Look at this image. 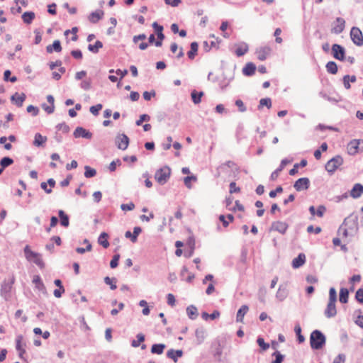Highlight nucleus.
<instances>
[{
    "instance_id": "393cba45",
    "label": "nucleus",
    "mask_w": 363,
    "mask_h": 363,
    "mask_svg": "<svg viewBox=\"0 0 363 363\" xmlns=\"http://www.w3.org/2000/svg\"><path fill=\"white\" fill-rule=\"evenodd\" d=\"M249 308L246 305H243L241 308L238 311L236 315V320L239 323H243L244 316L248 312Z\"/></svg>"
},
{
    "instance_id": "603ef678",
    "label": "nucleus",
    "mask_w": 363,
    "mask_h": 363,
    "mask_svg": "<svg viewBox=\"0 0 363 363\" xmlns=\"http://www.w3.org/2000/svg\"><path fill=\"white\" fill-rule=\"evenodd\" d=\"M102 108V105L101 104H96L95 106H92L90 108V112L94 116H97L99 114V111Z\"/></svg>"
},
{
    "instance_id": "423d86ee",
    "label": "nucleus",
    "mask_w": 363,
    "mask_h": 363,
    "mask_svg": "<svg viewBox=\"0 0 363 363\" xmlns=\"http://www.w3.org/2000/svg\"><path fill=\"white\" fill-rule=\"evenodd\" d=\"M358 217L357 216H354L352 213L349 216L344 219V221L340 226V229H342L343 226H345L347 228L350 229V230H357V223Z\"/></svg>"
},
{
    "instance_id": "c9c22d12",
    "label": "nucleus",
    "mask_w": 363,
    "mask_h": 363,
    "mask_svg": "<svg viewBox=\"0 0 363 363\" xmlns=\"http://www.w3.org/2000/svg\"><path fill=\"white\" fill-rule=\"evenodd\" d=\"M58 214L60 218V224L64 227H67L69 224L68 216L62 210H60Z\"/></svg>"
},
{
    "instance_id": "ddd939ff",
    "label": "nucleus",
    "mask_w": 363,
    "mask_h": 363,
    "mask_svg": "<svg viewBox=\"0 0 363 363\" xmlns=\"http://www.w3.org/2000/svg\"><path fill=\"white\" fill-rule=\"evenodd\" d=\"M345 26V21L342 18L338 17L336 18L334 23V26L332 28V32L335 34H340L344 30Z\"/></svg>"
},
{
    "instance_id": "7ed1b4c3",
    "label": "nucleus",
    "mask_w": 363,
    "mask_h": 363,
    "mask_svg": "<svg viewBox=\"0 0 363 363\" xmlns=\"http://www.w3.org/2000/svg\"><path fill=\"white\" fill-rule=\"evenodd\" d=\"M24 253L28 261L35 263L40 268L44 267V262L41 258V255L39 253L32 251L28 245L25 247Z\"/></svg>"
},
{
    "instance_id": "79ce46f5",
    "label": "nucleus",
    "mask_w": 363,
    "mask_h": 363,
    "mask_svg": "<svg viewBox=\"0 0 363 363\" xmlns=\"http://www.w3.org/2000/svg\"><path fill=\"white\" fill-rule=\"evenodd\" d=\"M306 263V255L304 253H299L296 257V268L303 266Z\"/></svg>"
},
{
    "instance_id": "49530a36",
    "label": "nucleus",
    "mask_w": 363,
    "mask_h": 363,
    "mask_svg": "<svg viewBox=\"0 0 363 363\" xmlns=\"http://www.w3.org/2000/svg\"><path fill=\"white\" fill-rule=\"evenodd\" d=\"M196 177L195 176H188L186 177L184 179V184L189 189L191 188V182L196 181Z\"/></svg>"
},
{
    "instance_id": "f257e3e1",
    "label": "nucleus",
    "mask_w": 363,
    "mask_h": 363,
    "mask_svg": "<svg viewBox=\"0 0 363 363\" xmlns=\"http://www.w3.org/2000/svg\"><path fill=\"white\" fill-rule=\"evenodd\" d=\"M337 300V292L335 288L331 287L329 290V301L324 311L325 315L328 318L335 317L337 314L335 302Z\"/></svg>"
},
{
    "instance_id": "6e6552de",
    "label": "nucleus",
    "mask_w": 363,
    "mask_h": 363,
    "mask_svg": "<svg viewBox=\"0 0 363 363\" xmlns=\"http://www.w3.org/2000/svg\"><path fill=\"white\" fill-rule=\"evenodd\" d=\"M363 144V140H357L354 139L351 140L347 147V152L350 155H354L357 153L359 150V146ZM360 150L363 151V146L360 147Z\"/></svg>"
},
{
    "instance_id": "f704fd0d",
    "label": "nucleus",
    "mask_w": 363,
    "mask_h": 363,
    "mask_svg": "<svg viewBox=\"0 0 363 363\" xmlns=\"http://www.w3.org/2000/svg\"><path fill=\"white\" fill-rule=\"evenodd\" d=\"M165 347L164 344H155L152 346L151 352L152 354H161L163 353Z\"/></svg>"
},
{
    "instance_id": "2f4dec72",
    "label": "nucleus",
    "mask_w": 363,
    "mask_h": 363,
    "mask_svg": "<svg viewBox=\"0 0 363 363\" xmlns=\"http://www.w3.org/2000/svg\"><path fill=\"white\" fill-rule=\"evenodd\" d=\"M46 141H47V138L45 136H43L40 133H36L35 135L33 145L37 147L42 146L43 145H44Z\"/></svg>"
},
{
    "instance_id": "f03ea898",
    "label": "nucleus",
    "mask_w": 363,
    "mask_h": 363,
    "mask_svg": "<svg viewBox=\"0 0 363 363\" xmlns=\"http://www.w3.org/2000/svg\"><path fill=\"white\" fill-rule=\"evenodd\" d=\"M326 338L324 334L318 330H313L310 336L311 347L313 350H320L325 344Z\"/></svg>"
},
{
    "instance_id": "de8ad7c7",
    "label": "nucleus",
    "mask_w": 363,
    "mask_h": 363,
    "mask_svg": "<svg viewBox=\"0 0 363 363\" xmlns=\"http://www.w3.org/2000/svg\"><path fill=\"white\" fill-rule=\"evenodd\" d=\"M137 340H133L132 342V346L134 347H137L140 345V344L145 340V335L142 333L138 334Z\"/></svg>"
},
{
    "instance_id": "aec40b11",
    "label": "nucleus",
    "mask_w": 363,
    "mask_h": 363,
    "mask_svg": "<svg viewBox=\"0 0 363 363\" xmlns=\"http://www.w3.org/2000/svg\"><path fill=\"white\" fill-rule=\"evenodd\" d=\"M33 283L35 284V288L38 291L43 292V294H46V288L40 276L35 275L33 278Z\"/></svg>"
},
{
    "instance_id": "338daca9",
    "label": "nucleus",
    "mask_w": 363,
    "mask_h": 363,
    "mask_svg": "<svg viewBox=\"0 0 363 363\" xmlns=\"http://www.w3.org/2000/svg\"><path fill=\"white\" fill-rule=\"evenodd\" d=\"M150 117L147 115V114H143L140 116V118L136 121V125H142L143 122L145 121H150Z\"/></svg>"
},
{
    "instance_id": "cd10ccee",
    "label": "nucleus",
    "mask_w": 363,
    "mask_h": 363,
    "mask_svg": "<svg viewBox=\"0 0 363 363\" xmlns=\"http://www.w3.org/2000/svg\"><path fill=\"white\" fill-rule=\"evenodd\" d=\"M255 65L252 62H248L242 69V73L246 76H251L255 74Z\"/></svg>"
},
{
    "instance_id": "2eb2a0df",
    "label": "nucleus",
    "mask_w": 363,
    "mask_h": 363,
    "mask_svg": "<svg viewBox=\"0 0 363 363\" xmlns=\"http://www.w3.org/2000/svg\"><path fill=\"white\" fill-rule=\"evenodd\" d=\"M310 180L308 178L302 177L296 180V191L306 190L309 188Z\"/></svg>"
},
{
    "instance_id": "473e14b6",
    "label": "nucleus",
    "mask_w": 363,
    "mask_h": 363,
    "mask_svg": "<svg viewBox=\"0 0 363 363\" xmlns=\"http://www.w3.org/2000/svg\"><path fill=\"white\" fill-rule=\"evenodd\" d=\"M186 313L190 319L194 320L198 316V310L194 306H189L186 308Z\"/></svg>"
},
{
    "instance_id": "ea45409f",
    "label": "nucleus",
    "mask_w": 363,
    "mask_h": 363,
    "mask_svg": "<svg viewBox=\"0 0 363 363\" xmlns=\"http://www.w3.org/2000/svg\"><path fill=\"white\" fill-rule=\"evenodd\" d=\"M264 106H267V108H270L272 107V100L269 98H264L261 99L259 101V104L258 106L259 109H262Z\"/></svg>"
},
{
    "instance_id": "69168bd1",
    "label": "nucleus",
    "mask_w": 363,
    "mask_h": 363,
    "mask_svg": "<svg viewBox=\"0 0 363 363\" xmlns=\"http://www.w3.org/2000/svg\"><path fill=\"white\" fill-rule=\"evenodd\" d=\"M121 208L123 211H132L135 208V204L130 202L129 203L122 204Z\"/></svg>"
},
{
    "instance_id": "4be33fe9",
    "label": "nucleus",
    "mask_w": 363,
    "mask_h": 363,
    "mask_svg": "<svg viewBox=\"0 0 363 363\" xmlns=\"http://www.w3.org/2000/svg\"><path fill=\"white\" fill-rule=\"evenodd\" d=\"M104 13L102 10H97L92 12L88 17L91 23H96L103 18Z\"/></svg>"
},
{
    "instance_id": "e433bc0d",
    "label": "nucleus",
    "mask_w": 363,
    "mask_h": 363,
    "mask_svg": "<svg viewBox=\"0 0 363 363\" xmlns=\"http://www.w3.org/2000/svg\"><path fill=\"white\" fill-rule=\"evenodd\" d=\"M35 18L33 12H25L22 15V18L24 23L30 24Z\"/></svg>"
},
{
    "instance_id": "412c9836",
    "label": "nucleus",
    "mask_w": 363,
    "mask_h": 363,
    "mask_svg": "<svg viewBox=\"0 0 363 363\" xmlns=\"http://www.w3.org/2000/svg\"><path fill=\"white\" fill-rule=\"evenodd\" d=\"M309 211L313 216L316 215L317 216L322 218L326 211V208L323 205H320L317 210H315V207L311 206L309 208Z\"/></svg>"
},
{
    "instance_id": "4468645a",
    "label": "nucleus",
    "mask_w": 363,
    "mask_h": 363,
    "mask_svg": "<svg viewBox=\"0 0 363 363\" xmlns=\"http://www.w3.org/2000/svg\"><path fill=\"white\" fill-rule=\"evenodd\" d=\"M363 194V185L359 183L355 184L351 191H350V196L353 199L359 198Z\"/></svg>"
},
{
    "instance_id": "a878e982",
    "label": "nucleus",
    "mask_w": 363,
    "mask_h": 363,
    "mask_svg": "<svg viewBox=\"0 0 363 363\" xmlns=\"http://www.w3.org/2000/svg\"><path fill=\"white\" fill-rule=\"evenodd\" d=\"M140 232L141 228L140 227H135L133 233H131L130 231H127L125 234V236L127 238H130L133 242H135L137 240V238Z\"/></svg>"
},
{
    "instance_id": "dca6fc26",
    "label": "nucleus",
    "mask_w": 363,
    "mask_h": 363,
    "mask_svg": "<svg viewBox=\"0 0 363 363\" xmlns=\"http://www.w3.org/2000/svg\"><path fill=\"white\" fill-rule=\"evenodd\" d=\"M74 136L77 138H84L90 139L92 137V134L84 128L77 127L74 132Z\"/></svg>"
},
{
    "instance_id": "0e129e2a",
    "label": "nucleus",
    "mask_w": 363,
    "mask_h": 363,
    "mask_svg": "<svg viewBox=\"0 0 363 363\" xmlns=\"http://www.w3.org/2000/svg\"><path fill=\"white\" fill-rule=\"evenodd\" d=\"M307 232L309 233H314L315 234H318L321 232V228L319 226L314 228L313 225H309L307 228Z\"/></svg>"
},
{
    "instance_id": "0eeeda50",
    "label": "nucleus",
    "mask_w": 363,
    "mask_h": 363,
    "mask_svg": "<svg viewBox=\"0 0 363 363\" xmlns=\"http://www.w3.org/2000/svg\"><path fill=\"white\" fill-rule=\"evenodd\" d=\"M351 40L357 46L363 45V34L361 30L357 27H352L350 30Z\"/></svg>"
},
{
    "instance_id": "e2e57ef3",
    "label": "nucleus",
    "mask_w": 363,
    "mask_h": 363,
    "mask_svg": "<svg viewBox=\"0 0 363 363\" xmlns=\"http://www.w3.org/2000/svg\"><path fill=\"white\" fill-rule=\"evenodd\" d=\"M235 105L238 107L239 111L240 112L246 111L247 108L243 103V101L240 99H238L235 101Z\"/></svg>"
},
{
    "instance_id": "a19ab883",
    "label": "nucleus",
    "mask_w": 363,
    "mask_h": 363,
    "mask_svg": "<svg viewBox=\"0 0 363 363\" xmlns=\"http://www.w3.org/2000/svg\"><path fill=\"white\" fill-rule=\"evenodd\" d=\"M104 282L110 286L111 289L115 290L117 288L116 286V278H110L108 277H106L104 278Z\"/></svg>"
},
{
    "instance_id": "9b49d317",
    "label": "nucleus",
    "mask_w": 363,
    "mask_h": 363,
    "mask_svg": "<svg viewBox=\"0 0 363 363\" xmlns=\"http://www.w3.org/2000/svg\"><path fill=\"white\" fill-rule=\"evenodd\" d=\"M271 53V48L268 46H262L256 50V55L260 61H264Z\"/></svg>"
},
{
    "instance_id": "3c124183",
    "label": "nucleus",
    "mask_w": 363,
    "mask_h": 363,
    "mask_svg": "<svg viewBox=\"0 0 363 363\" xmlns=\"http://www.w3.org/2000/svg\"><path fill=\"white\" fill-rule=\"evenodd\" d=\"M315 130H320L321 131H324L325 130H333V131H337V128L333 127V126H330V125H325L323 124H319L316 127H315Z\"/></svg>"
},
{
    "instance_id": "a211bd4d",
    "label": "nucleus",
    "mask_w": 363,
    "mask_h": 363,
    "mask_svg": "<svg viewBox=\"0 0 363 363\" xmlns=\"http://www.w3.org/2000/svg\"><path fill=\"white\" fill-rule=\"evenodd\" d=\"M235 54L237 56L240 57L247 52L249 50L248 45L245 43H240L235 45Z\"/></svg>"
},
{
    "instance_id": "864d4df0",
    "label": "nucleus",
    "mask_w": 363,
    "mask_h": 363,
    "mask_svg": "<svg viewBox=\"0 0 363 363\" xmlns=\"http://www.w3.org/2000/svg\"><path fill=\"white\" fill-rule=\"evenodd\" d=\"M257 342L259 345V346L262 349V350H267L269 347V344L265 343L264 339L262 337H258L257 340Z\"/></svg>"
},
{
    "instance_id": "4d7b16f0",
    "label": "nucleus",
    "mask_w": 363,
    "mask_h": 363,
    "mask_svg": "<svg viewBox=\"0 0 363 363\" xmlns=\"http://www.w3.org/2000/svg\"><path fill=\"white\" fill-rule=\"evenodd\" d=\"M355 298L359 303H363V288L359 289L357 291Z\"/></svg>"
},
{
    "instance_id": "9d476101",
    "label": "nucleus",
    "mask_w": 363,
    "mask_h": 363,
    "mask_svg": "<svg viewBox=\"0 0 363 363\" xmlns=\"http://www.w3.org/2000/svg\"><path fill=\"white\" fill-rule=\"evenodd\" d=\"M293 162V159H290V160H288V159H285V160H283L280 164V166L279 168H277L275 171H274L271 176H270V178L272 181H274L276 180L279 175V173L282 171V169L288 164H290Z\"/></svg>"
},
{
    "instance_id": "a18cd8bd",
    "label": "nucleus",
    "mask_w": 363,
    "mask_h": 363,
    "mask_svg": "<svg viewBox=\"0 0 363 363\" xmlns=\"http://www.w3.org/2000/svg\"><path fill=\"white\" fill-rule=\"evenodd\" d=\"M96 172L94 169H92L89 166L85 167L84 176L86 178L93 177L96 175Z\"/></svg>"
},
{
    "instance_id": "bf43d9fd",
    "label": "nucleus",
    "mask_w": 363,
    "mask_h": 363,
    "mask_svg": "<svg viewBox=\"0 0 363 363\" xmlns=\"http://www.w3.org/2000/svg\"><path fill=\"white\" fill-rule=\"evenodd\" d=\"M240 191V188L237 186L236 185V183L234 182H232L230 184V190H229V192L230 194H234V193H239Z\"/></svg>"
},
{
    "instance_id": "72a5a7b5",
    "label": "nucleus",
    "mask_w": 363,
    "mask_h": 363,
    "mask_svg": "<svg viewBox=\"0 0 363 363\" xmlns=\"http://www.w3.org/2000/svg\"><path fill=\"white\" fill-rule=\"evenodd\" d=\"M326 70L328 73L335 74L337 72V65L333 61L328 62L325 65Z\"/></svg>"
},
{
    "instance_id": "f3484780",
    "label": "nucleus",
    "mask_w": 363,
    "mask_h": 363,
    "mask_svg": "<svg viewBox=\"0 0 363 363\" xmlns=\"http://www.w3.org/2000/svg\"><path fill=\"white\" fill-rule=\"evenodd\" d=\"M16 350L18 352V355L21 359H23V354L26 353L25 346L26 344L23 342V337L19 335L16 338Z\"/></svg>"
},
{
    "instance_id": "c03bdc74",
    "label": "nucleus",
    "mask_w": 363,
    "mask_h": 363,
    "mask_svg": "<svg viewBox=\"0 0 363 363\" xmlns=\"http://www.w3.org/2000/svg\"><path fill=\"white\" fill-rule=\"evenodd\" d=\"M13 163V160L11 158L7 157L2 158L0 161V164L2 168H6Z\"/></svg>"
},
{
    "instance_id": "b1692460",
    "label": "nucleus",
    "mask_w": 363,
    "mask_h": 363,
    "mask_svg": "<svg viewBox=\"0 0 363 363\" xmlns=\"http://www.w3.org/2000/svg\"><path fill=\"white\" fill-rule=\"evenodd\" d=\"M46 51L48 53H52L54 51L57 52H61L62 51V46H61L60 40H55L53 42V43L52 45H48L46 47Z\"/></svg>"
},
{
    "instance_id": "13d9d810",
    "label": "nucleus",
    "mask_w": 363,
    "mask_h": 363,
    "mask_svg": "<svg viewBox=\"0 0 363 363\" xmlns=\"http://www.w3.org/2000/svg\"><path fill=\"white\" fill-rule=\"evenodd\" d=\"M301 328L299 325H296V337L299 343L303 342L305 337L301 335Z\"/></svg>"
},
{
    "instance_id": "58836bf2",
    "label": "nucleus",
    "mask_w": 363,
    "mask_h": 363,
    "mask_svg": "<svg viewBox=\"0 0 363 363\" xmlns=\"http://www.w3.org/2000/svg\"><path fill=\"white\" fill-rule=\"evenodd\" d=\"M191 95L193 102L195 104H198L201 102L203 93L202 91L198 93L196 91H193Z\"/></svg>"
},
{
    "instance_id": "20e7f679",
    "label": "nucleus",
    "mask_w": 363,
    "mask_h": 363,
    "mask_svg": "<svg viewBox=\"0 0 363 363\" xmlns=\"http://www.w3.org/2000/svg\"><path fill=\"white\" fill-rule=\"evenodd\" d=\"M171 175V169L169 167L165 166L160 169H159L155 174V180L160 184H164L168 179H169Z\"/></svg>"
},
{
    "instance_id": "6ab92c4d",
    "label": "nucleus",
    "mask_w": 363,
    "mask_h": 363,
    "mask_svg": "<svg viewBox=\"0 0 363 363\" xmlns=\"http://www.w3.org/2000/svg\"><path fill=\"white\" fill-rule=\"evenodd\" d=\"M272 228L284 234L288 228V225L284 222L276 221L272 223Z\"/></svg>"
},
{
    "instance_id": "09e8293b",
    "label": "nucleus",
    "mask_w": 363,
    "mask_h": 363,
    "mask_svg": "<svg viewBox=\"0 0 363 363\" xmlns=\"http://www.w3.org/2000/svg\"><path fill=\"white\" fill-rule=\"evenodd\" d=\"M77 27H74V28H72L71 30H65V35H67L69 33H71L72 34V41H76L78 38V36H77Z\"/></svg>"
},
{
    "instance_id": "bb28decb",
    "label": "nucleus",
    "mask_w": 363,
    "mask_h": 363,
    "mask_svg": "<svg viewBox=\"0 0 363 363\" xmlns=\"http://www.w3.org/2000/svg\"><path fill=\"white\" fill-rule=\"evenodd\" d=\"M183 354V352L181 350H169L167 352V357L174 360V362H177L178 358L181 357Z\"/></svg>"
},
{
    "instance_id": "7c9ffc66",
    "label": "nucleus",
    "mask_w": 363,
    "mask_h": 363,
    "mask_svg": "<svg viewBox=\"0 0 363 363\" xmlns=\"http://www.w3.org/2000/svg\"><path fill=\"white\" fill-rule=\"evenodd\" d=\"M199 48V45L196 42H193L191 43V49L187 52V55L189 59L193 60L194 59L195 56L197 55Z\"/></svg>"
},
{
    "instance_id": "f8f14e48",
    "label": "nucleus",
    "mask_w": 363,
    "mask_h": 363,
    "mask_svg": "<svg viewBox=\"0 0 363 363\" xmlns=\"http://www.w3.org/2000/svg\"><path fill=\"white\" fill-rule=\"evenodd\" d=\"M116 143L119 149L125 150L128 146L129 139L126 135L121 134L117 136Z\"/></svg>"
},
{
    "instance_id": "6e6d98bb",
    "label": "nucleus",
    "mask_w": 363,
    "mask_h": 363,
    "mask_svg": "<svg viewBox=\"0 0 363 363\" xmlns=\"http://www.w3.org/2000/svg\"><path fill=\"white\" fill-rule=\"evenodd\" d=\"M119 259H120V255L118 254L115 255L113 257V258L110 262V267L113 269L116 268L118 264Z\"/></svg>"
},
{
    "instance_id": "680f3d73",
    "label": "nucleus",
    "mask_w": 363,
    "mask_h": 363,
    "mask_svg": "<svg viewBox=\"0 0 363 363\" xmlns=\"http://www.w3.org/2000/svg\"><path fill=\"white\" fill-rule=\"evenodd\" d=\"M6 141H7V138L6 137L3 136V137L0 138V143L4 145V148L6 150H9L11 149L12 145H11V143H7Z\"/></svg>"
},
{
    "instance_id": "774afa93",
    "label": "nucleus",
    "mask_w": 363,
    "mask_h": 363,
    "mask_svg": "<svg viewBox=\"0 0 363 363\" xmlns=\"http://www.w3.org/2000/svg\"><path fill=\"white\" fill-rule=\"evenodd\" d=\"M345 360V356L343 354H338L333 360V363H344Z\"/></svg>"
},
{
    "instance_id": "4c0bfd02",
    "label": "nucleus",
    "mask_w": 363,
    "mask_h": 363,
    "mask_svg": "<svg viewBox=\"0 0 363 363\" xmlns=\"http://www.w3.org/2000/svg\"><path fill=\"white\" fill-rule=\"evenodd\" d=\"M103 47V43L99 41V40H97L94 45H89L88 46V49L89 51L94 52V53H97L99 50L100 48H101Z\"/></svg>"
},
{
    "instance_id": "8fccbe9b",
    "label": "nucleus",
    "mask_w": 363,
    "mask_h": 363,
    "mask_svg": "<svg viewBox=\"0 0 363 363\" xmlns=\"http://www.w3.org/2000/svg\"><path fill=\"white\" fill-rule=\"evenodd\" d=\"M228 28V23L227 21H223L220 25V29L221 31L223 32V36L225 38H228L230 37V34L228 33H225V30H227Z\"/></svg>"
},
{
    "instance_id": "052dcab7",
    "label": "nucleus",
    "mask_w": 363,
    "mask_h": 363,
    "mask_svg": "<svg viewBox=\"0 0 363 363\" xmlns=\"http://www.w3.org/2000/svg\"><path fill=\"white\" fill-rule=\"evenodd\" d=\"M11 75V71L10 70H6L4 73V79L5 81H11V82H15L17 80L16 77H12L11 78H9V76Z\"/></svg>"
},
{
    "instance_id": "5701e85b",
    "label": "nucleus",
    "mask_w": 363,
    "mask_h": 363,
    "mask_svg": "<svg viewBox=\"0 0 363 363\" xmlns=\"http://www.w3.org/2000/svg\"><path fill=\"white\" fill-rule=\"evenodd\" d=\"M26 94L23 93L18 94L15 93L11 96V101L15 103V104L19 107L22 106L25 99H26Z\"/></svg>"
},
{
    "instance_id": "37998d69",
    "label": "nucleus",
    "mask_w": 363,
    "mask_h": 363,
    "mask_svg": "<svg viewBox=\"0 0 363 363\" xmlns=\"http://www.w3.org/2000/svg\"><path fill=\"white\" fill-rule=\"evenodd\" d=\"M219 316H220V312L218 311H213V313H212L210 315L206 312L202 313V318L204 320H207L208 318H211V319L213 320L215 318H218Z\"/></svg>"
},
{
    "instance_id": "39448f33",
    "label": "nucleus",
    "mask_w": 363,
    "mask_h": 363,
    "mask_svg": "<svg viewBox=\"0 0 363 363\" xmlns=\"http://www.w3.org/2000/svg\"><path fill=\"white\" fill-rule=\"evenodd\" d=\"M342 164L343 158L340 155H336L326 163L325 169L328 173L333 174Z\"/></svg>"
},
{
    "instance_id": "1a4fd4ad",
    "label": "nucleus",
    "mask_w": 363,
    "mask_h": 363,
    "mask_svg": "<svg viewBox=\"0 0 363 363\" xmlns=\"http://www.w3.org/2000/svg\"><path fill=\"white\" fill-rule=\"evenodd\" d=\"M332 53L334 58L343 61L345 58V48L338 44H334L332 46Z\"/></svg>"
},
{
    "instance_id": "c756f323",
    "label": "nucleus",
    "mask_w": 363,
    "mask_h": 363,
    "mask_svg": "<svg viewBox=\"0 0 363 363\" xmlns=\"http://www.w3.org/2000/svg\"><path fill=\"white\" fill-rule=\"evenodd\" d=\"M349 291L346 288H341L340 291L339 300L342 303L348 302Z\"/></svg>"
},
{
    "instance_id": "c85d7f7f",
    "label": "nucleus",
    "mask_w": 363,
    "mask_h": 363,
    "mask_svg": "<svg viewBox=\"0 0 363 363\" xmlns=\"http://www.w3.org/2000/svg\"><path fill=\"white\" fill-rule=\"evenodd\" d=\"M108 235L106 233H102L99 237L98 242L102 245L104 248H108L109 247V242L108 241Z\"/></svg>"
},
{
    "instance_id": "5fc2aeb1",
    "label": "nucleus",
    "mask_w": 363,
    "mask_h": 363,
    "mask_svg": "<svg viewBox=\"0 0 363 363\" xmlns=\"http://www.w3.org/2000/svg\"><path fill=\"white\" fill-rule=\"evenodd\" d=\"M14 282H15V277L13 276H12L10 278L9 282L7 284H6V283L4 284V285L3 286L4 289L5 290H6L7 291H10Z\"/></svg>"
}]
</instances>
